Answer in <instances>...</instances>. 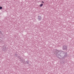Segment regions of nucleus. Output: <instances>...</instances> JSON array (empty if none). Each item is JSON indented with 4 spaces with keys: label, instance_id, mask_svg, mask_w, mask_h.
Segmentation results:
<instances>
[{
    "label": "nucleus",
    "instance_id": "1",
    "mask_svg": "<svg viewBox=\"0 0 74 74\" xmlns=\"http://www.w3.org/2000/svg\"><path fill=\"white\" fill-rule=\"evenodd\" d=\"M57 52L58 53V56H57V57L59 59L60 58V56L59 54H63V53H64V52L62 51H60L59 50H57Z\"/></svg>",
    "mask_w": 74,
    "mask_h": 74
},
{
    "label": "nucleus",
    "instance_id": "2",
    "mask_svg": "<svg viewBox=\"0 0 74 74\" xmlns=\"http://www.w3.org/2000/svg\"><path fill=\"white\" fill-rule=\"evenodd\" d=\"M62 49L63 50H67V46L66 45L64 46Z\"/></svg>",
    "mask_w": 74,
    "mask_h": 74
},
{
    "label": "nucleus",
    "instance_id": "3",
    "mask_svg": "<svg viewBox=\"0 0 74 74\" xmlns=\"http://www.w3.org/2000/svg\"><path fill=\"white\" fill-rule=\"evenodd\" d=\"M42 5H43V4L42 3L40 5V7H41Z\"/></svg>",
    "mask_w": 74,
    "mask_h": 74
},
{
    "label": "nucleus",
    "instance_id": "4",
    "mask_svg": "<svg viewBox=\"0 0 74 74\" xmlns=\"http://www.w3.org/2000/svg\"><path fill=\"white\" fill-rule=\"evenodd\" d=\"M38 18H39V19H40V18H41V16H38Z\"/></svg>",
    "mask_w": 74,
    "mask_h": 74
},
{
    "label": "nucleus",
    "instance_id": "5",
    "mask_svg": "<svg viewBox=\"0 0 74 74\" xmlns=\"http://www.w3.org/2000/svg\"><path fill=\"white\" fill-rule=\"evenodd\" d=\"M2 8H3V7H2L1 6L0 7V10L2 9Z\"/></svg>",
    "mask_w": 74,
    "mask_h": 74
},
{
    "label": "nucleus",
    "instance_id": "6",
    "mask_svg": "<svg viewBox=\"0 0 74 74\" xmlns=\"http://www.w3.org/2000/svg\"><path fill=\"white\" fill-rule=\"evenodd\" d=\"M42 3H44V2L43 1H42Z\"/></svg>",
    "mask_w": 74,
    "mask_h": 74
},
{
    "label": "nucleus",
    "instance_id": "7",
    "mask_svg": "<svg viewBox=\"0 0 74 74\" xmlns=\"http://www.w3.org/2000/svg\"><path fill=\"white\" fill-rule=\"evenodd\" d=\"M65 56H66V55H67V53H65Z\"/></svg>",
    "mask_w": 74,
    "mask_h": 74
},
{
    "label": "nucleus",
    "instance_id": "8",
    "mask_svg": "<svg viewBox=\"0 0 74 74\" xmlns=\"http://www.w3.org/2000/svg\"><path fill=\"white\" fill-rule=\"evenodd\" d=\"M1 32L0 31V34H1Z\"/></svg>",
    "mask_w": 74,
    "mask_h": 74
}]
</instances>
